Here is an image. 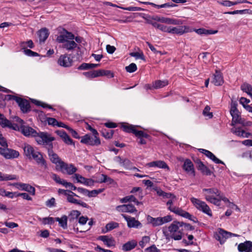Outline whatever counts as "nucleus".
<instances>
[{
	"mask_svg": "<svg viewBox=\"0 0 252 252\" xmlns=\"http://www.w3.org/2000/svg\"><path fill=\"white\" fill-rule=\"evenodd\" d=\"M129 55L131 57H133L135 58L136 59H144V56L142 52H131L129 54Z\"/></svg>",
	"mask_w": 252,
	"mask_h": 252,
	"instance_id": "680f3d73",
	"label": "nucleus"
},
{
	"mask_svg": "<svg viewBox=\"0 0 252 252\" xmlns=\"http://www.w3.org/2000/svg\"><path fill=\"white\" fill-rule=\"evenodd\" d=\"M22 133L26 136L35 137L37 131L29 126H21L20 128Z\"/></svg>",
	"mask_w": 252,
	"mask_h": 252,
	"instance_id": "c85d7f7f",
	"label": "nucleus"
},
{
	"mask_svg": "<svg viewBox=\"0 0 252 252\" xmlns=\"http://www.w3.org/2000/svg\"><path fill=\"white\" fill-rule=\"evenodd\" d=\"M230 113L232 117L231 125L233 126L231 131L233 133L236 134V128L235 127V125H236V103L234 98L233 97L231 98Z\"/></svg>",
	"mask_w": 252,
	"mask_h": 252,
	"instance_id": "4468645a",
	"label": "nucleus"
},
{
	"mask_svg": "<svg viewBox=\"0 0 252 252\" xmlns=\"http://www.w3.org/2000/svg\"><path fill=\"white\" fill-rule=\"evenodd\" d=\"M122 216L127 222V225L129 228H138L142 226L141 223L134 218L126 216L125 214H122Z\"/></svg>",
	"mask_w": 252,
	"mask_h": 252,
	"instance_id": "dca6fc26",
	"label": "nucleus"
},
{
	"mask_svg": "<svg viewBox=\"0 0 252 252\" xmlns=\"http://www.w3.org/2000/svg\"><path fill=\"white\" fill-rule=\"evenodd\" d=\"M103 190V189H94L91 191L88 190L87 196H88L89 197H95L97 196V194L101 193Z\"/></svg>",
	"mask_w": 252,
	"mask_h": 252,
	"instance_id": "864d4df0",
	"label": "nucleus"
},
{
	"mask_svg": "<svg viewBox=\"0 0 252 252\" xmlns=\"http://www.w3.org/2000/svg\"><path fill=\"white\" fill-rule=\"evenodd\" d=\"M150 241V237L148 236L142 237L141 240L139 242V245L141 248H143Z\"/></svg>",
	"mask_w": 252,
	"mask_h": 252,
	"instance_id": "6e6d98bb",
	"label": "nucleus"
},
{
	"mask_svg": "<svg viewBox=\"0 0 252 252\" xmlns=\"http://www.w3.org/2000/svg\"><path fill=\"white\" fill-rule=\"evenodd\" d=\"M243 92L246 93L252 98V86L249 84L244 83L241 86Z\"/></svg>",
	"mask_w": 252,
	"mask_h": 252,
	"instance_id": "37998d69",
	"label": "nucleus"
},
{
	"mask_svg": "<svg viewBox=\"0 0 252 252\" xmlns=\"http://www.w3.org/2000/svg\"><path fill=\"white\" fill-rule=\"evenodd\" d=\"M56 133L62 139L63 141L67 145H74L73 140L63 130H57Z\"/></svg>",
	"mask_w": 252,
	"mask_h": 252,
	"instance_id": "c756f323",
	"label": "nucleus"
},
{
	"mask_svg": "<svg viewBox=\"0 0 252 252\" xmlns=\"http://www.w3.org/2000/svg\"><path fill=\"white\" fill-rule=\"evenodd\" d=\"M137 245V241L135 240H132L124 244L122 246V250L125 252L129 251L134 249Z\"/></svg>",
	"mask_w": 252,
	"mask_h": 252,
	"instance_id": "72a5a7b5",
	"label": "nucleus"
},
{
	"mask_svg": "<svg viewBox=\"0 0 252 252\" xmlns=\"http://www.w3.org/2000/svg\"><path fill=\"white\" fill-rule=\"evenodd\" d=\"M202 192L205 199L216 206L220 205V201L222 200L225 203H229V206H231V203L228 199L225 197L217 188L203 189Z\"/></svg>",
	"mask_w": 252,
	"mask_h": 252,
	"instance_id": "f03ea898",
	"label": "nucleus"
},
{
	"mask_svg": "<svg viewBox=\"0 0 252 252\" xmlns=\"http://www.w3.org/2000/svg\"><path fill=\"white\" fill-rule=\"evenodd\" d=\"M146 166L149 167H156L161 169H166L169 170L170 168L167 164L162 160H156L147 163Z\"/></svg>",
	"mask_w": 252,
	"mask_h": 252,
	"instance_id": "393cba45",
	"label": "nucleus"
},
{
	"mask_svg": "<svg viewBox=\"0 0 252 252\" xmlns=\"http://www.w3.org/2000/svg\"><path fill=\"white\" fill-rule=\"evenodd\" d=\"M238 250L241 252H252V242L246 241L240 243L238 246Z\"/></svg>",
	"mask_w": 252,
	"mask_h": 252,
	"instance_id": "7c9ffc66",
	"label": "nucleus"
},
{
	"mask_svg": "<svg viewBox=\"0 0 252 252\" xmlns=\"http://www.w3.org/2000/svg\"><path fill=\"white\" fill-rule=\"evenodd\" d=\"M99 65V64L83 63L79 66L78 69L80 70H86L95 68L98 66Z\"/></svg>",
	"mask_w": 252,
	"mask_h": 252,
	"instance_id": "c03bdc74",
	"label": "nucleus"
},
{
	"mask_svg": "<svg viewBox=\"0 0 252 252\" xmlns=\"http://www.w3.org/2000/svg\"><path fill=\"white\" fill-rule=\"evenodd\" d=\"M155 190L158 195L162 196L163 198L168 199L166 203L168 210L178 215L180 213L183 209L174 206V204L177 200V198L176 195L170 192H165L158 188L156 189Z\"/></svg>",
	"mask_w": 252,
	"mask_h": 252,
	"instance_id": "39448f33",
	"label": "nucleus"
},
{
	"mask_svg": "<svg viewBox=\"0 0 252 252\" xmlns=\"http://www.w3.org/2000/svg\"><path fill=\"white\" fill-rule=\"evenodd\" d=\"M138 126L129 125L128 124H123L122 125V127L124 131L128 133H132L139 138L143 137L148 138L149 135L148 134L144 132L143 131L136 129V127Z\"/></svg>",
	"mask_w": 252,
	"mask_h": 252,
	"instance_id": "6e6552de",
	"label": "nucleus"
},
{
	"mask_svg": "<svg viewBox=\"0 0 252 252\" xmlns=\"http://www.w3.org/2000/svg\"><path fill=\"white\" fill-rule=\"evenodd\" d=\"M74 39V34L63 29V31L57 36L56 40L58 43H62V48L67 51H71L77 47V44L73 40Z\"/></svg>",
	"mask_w": 252,
	"mask_h": 252,
	"instance_id": "20e7f679",
	"label": "nucleus"
},
{
	"mask_svg": "<svg viewBox=\"0 0 252 252\" xmlns=\"http://www.w3.org/2000/svg\"><path fill=\"white\" fill-rule=\"evenodd\" d=\"M24 155L29 159H33L44 168L47 167L46 162L43 157L42 154L36 148L30 144L25 143L23 146Z\"/></svg>",
	"mask_w": 252,
	"mask_h": 252,
	"instance_id": "7ed1b4c3",
	"label": "nucleus"
},
{
	"mask_svg": "<svg viewBox=\"0 0 252 252\" xmlns=\"http://www.w3.org/2000/svg\"><path fill=\"white\" fill-rule=\"evenodd\" d=\"M137 68V66L134 63H131L129 65L126 67V71L129 73H132L135 71Z\"/></svg>",
	"mask_w": 252,
	"mask_h": 252,
	"instance_id": "052dcab7",
	"label": "nucleus"
},
{
	"mask_svg": "<svg viewBox=\"0 0 252 252\" xmlns=\"http://www.w3.org/2000/svg\"><path fill=\"white\" fill-rule=\"evenodd\" d=\"M116 210L119 212L132 213L136 212L135 207L131 204H124L117 206Z\"/></svg>",
	"mask_w": 252,
	"mask_h": 252,
	"instance_id": "aec40b11",
	"label": "nucleus"
},
{
	"mask_svg": "<svg viewBox=\"0 0 252 252\" xmlns=\"http://www.w3.org/2000/svg\"><path fill=\"white\" fill-rule=\"evenodd\" d=\"M45 204L49 208L55 207L56 206L55 199L54 197H52L46 201Z\"/></svg>",
	"mask_w": 252,
	"mask_h": 252,
	"instance_id": "69168bd1",
	"label": "nucleus"
},
{
	"mask_svg": "<svg viewBox=\"0 0 252 252\" xmlns=\"http://www.w3.org/2000/svg\"><path fill=\"white\" fill-rule=\"evenodd\" d=\"M72 59L68 55L64 54L60 56L58 63L61 66L68 67L72 65Z\"/></svg>",
	"mask_w": 252,
	"mask_h": 252,
	"instance_id": "a211bd4d",
	"label": "nucleus"
},
{
	"mask_svg": "<svg viewBox=\"0 0 252 252\" xmlns=\"http://www.w3.org/2000/svg\"><path fill=\"white\" fill-rule=\"evenodd\" d=\"M217 233L219 234V236H222V238H224V242L227 238L231 237L232 235L236 236L235 234L228 232L222 229H220Z\"/></svg>",
	"mask_w": 252,
	"mask_h": 252,
	"instance_id": "de8ad7c7",
	"label": "nucleus"
},
{
	"mask_svg": "<svg viewBox=\"0 0 252 252\" xmlns=\"http://www.w3.org/2000/svg\"><path fill=\"white\" fill-rule=\"evenodd\" d=\"M81 143L90 146H98L100 144V140L98 137L87 134L81 137Z\"/></svg>",
	"mask_w": 252,
	"mask_h": 252,
	"instance_id": "9d476101",
	"label": "nucleus"
},
{
	"mask_svg": "<svg viewBox=\"0 0 252 252\" xmlns=\"http://www.w3.org/2000/svg\"><path fill=\"white\" fill-rule=\"evenodd\" d=\"M114 160L115 162L120 164L126 169L131 170L132 163L126 158H122L120 156L116 157Z\"/></svg>",
	"mask_w": 252,
	"mask_h": 252,
	"instance_id": "6ab92c4d",
	"label": "nucleus"
},
{
	"mask_svg": "<svg viewBox=\"0 0 252 252\" xmlns=\"http://www.w3.org/2000/svg\"><path fill=\"white\" fill-rule=\"evenodd\" d=\"M38 220L40 221L43 225L52 224L55 221V218L52 217L38 218Z\"/></svg>",
	"mask_w": 252,
	"mask_h": 252,
	"instance_id": "a19ab883",
	"label": "nucleus"
},
{
	"mask_svg": "<svg viewBox=\"0 0 252 252\" xmlns=\"http://www.w3.org/2000/svg\"><path fill=\"white\" fill-rule=\"evenodd\" d=\"M18 177L15 175L4 174L0 172V181L17 180Z\"/></svg>",
	"mask_w": 252,
	"mask_h": 252,
	"instance_id": "4c0bfd02",
	"label": "nucleus"
},
{
	"mask_svg": "<svg viewBox=\"0 0 252 252\" xmlns=\"http://www.w3.org/2000/svg\"><path fill=\"white\" fill-rule=\"evenodd\" d=\"M102 135L106 138H111L113 134V131L111 129H104L101 131Z\"/></svg>",
	"mask_w": 252,
	"mask_h": 252,
	"instance_id": "4d7b16f0",
	"label": "nucleus"
},
{
	"mask_svg": "<svg viewBox=\"0 0 252 252\" xmlns=\"http://www.w3.org/2000/svg\"><path fill=\"white\" fill-rule=\"evenodd\" d=\"M40 43H43L48 38L49 32L46 28H42L37 33Z\"/></svg>",
	"mask_w": 252,
	"mask_h": 252,
	"instance_id": "473e14b6",
	"label": "nucleus"
},
{
	"mask_svg": "<svg viewBox=\"0 0 252 252\" xmlns=\"http://www.w3.org/2000/svg\"><path fill=\"white\" fill-rule=\"evenodd\" d=\"M61 164L58 167L63 173H66L69 175H72L75 173L77 168L72 164H67L63 161L61 162Z\"/></svg>",
	"mask_w": 252,
	"mask_h": 252,
	"instance_id": "f3484780",
	"label": "nucleus"
},
{
	"mask_svg": "<svg viewBox=\"0 0 252 252\" xmlns=\"http://www.w3.org/2000/svg\"><path fill=\"white\" fill-rule=\"evenodd\" d=\"M51 178L54 180L57 183L61 184L64 187L66 181L63 179H61L57 174L52 173L51 174Z\"/></svg>",
	"mask_w": 252,
	"mask_h": 252,
	"instance_id": "3c124183",
	"label": "nucleus"
},
{
	"mask_svg": "<svg viewBox=\"0 0 252 252\" xmlns=\"http://www.w3.org/2000/svg\"><path fill=\"white\" fill-rule=\"evenodd\" d=\"M239 124L244 126H252V122L246 121L244 118H242L237 113V124Z\"/></svg>",
	"mask_w": 252,
	"mask_h": 252,
	"instance_id": "a18cd8bd",
	"label": "nucleus"
},
{
	"mask_svg": "<svg viewBox=\"0 0 252 252\" xmlns=\"http://www.w3.org/2000/svg\"><path fill=\"white\" fill-rule=\"evenodd\" d=\"M98 239L102 241L104 244L108 247H113L115 245V241L112 237L103 235L100 236Z\"/></svg>",
	"mask_w": 252,
	"mask_h": 252,
	"instance_id": "2f4dec72",
	"label": "nucleus"
},
{
	"mask_svg": "<svg viewBox=\"0 0 252 252\" xmlns=\"http://www.w3.org/2000/svg\"><path fill=\"white\" fill-rule=\"evenodd\" d=\"M10 185L15 187L19 190L28 192L32 195L35 194V188L29 184L17 182L11 184Z\"/></svg>",
	"mask_w": 252,
	"mask_h": 252,
	"instance_id": "f8f14e48",
	"label": "nucleus"
},
{
	"mask_svg": "<svg viewBox=\"0 0 252 252\" xmlns=\"http://www.w3.org/2000/svg\"><path fill=\"white\" fill-rule=\"evenodd\" d=\"M24 51L23 52L24 54L29 57H35L38 56V53L36 52H33L30 49H27L26 48L23 49Z\"/></svg>",
	"mask_w": 252,
	"mask_h": 252,
	"instance_id": "0e129e2a",
	"label": "nucleus"
},
{
	"mask_svg": "<svg viewBox=\"0 0 252 252\" xmlns=\"http://www.w3.org/2000/svg\"><path fill=\"white\" fill-rule=\"evenodd\" d=\"M74 196L78 197V196L73 192H70L69 195H67V201L71 203L79 205L84 208H88V205L87 203L74 198Z\"/></svg>",
	"mask_w": 252,
	"mask_h": 252,
	"instance_id": "412c9836",
	"label": "nucleus"
},
{
	"mask_svg": "<svg viewBox=\"0 0 252 252\" xmlns=\"http://www.w3.org/2000/svg\"><path fill=\"white\" fill-rule=\"evenodd\" d=\"M145 251L146 252H161L160 250L158 249L155 245H153L147 248Z\"/></svg>",
	"mask_w": 252,
	"mask_h": 252,
	"instance_id": "338daca9",
	"label": "nucleus"
},
{
	"mask_svg": "<svg viewBox=\"0 0 252 252\" xmlns=\"http://www.w3.org/2000/svg\"><path fill=\"white\" fill-rule=\"evenodd\" d=\"M48 154L51 162L55 164L57 167L58 168L61 164V162H63V161L61 160L59 156L53 152L52 148L48 149Z\"/></svg>",
	"mask_w": 252,
	"mask_h": 252,
	"instance_id": "5701e85b",
	"label": "nucleus"
},
{
	"mask_svg": "<svg viewBox=\"0 0 252 252\" xmlns=\"http://www.w3.org/2000/svg\"><path fill=\"white\" fill-rule=\"evenodd\" d=\"M156 17L155 16H153L151 17L150 19L147 20V23L152 25L154 27L158 29V26H159L160 24H158L157 23V21H155V19H154V18Z\"/></svg>",
	"mask_w": 252,
	"mask_h": 252,
	"instance_id": "e2e57ef3",
	"label": "nucleus"
},
{
	"mask_svg": "<svg viewBox=\"0 0 252 252\" xmlns=\"http://www.w3.org/2000/svg\"><path fill=\"white\" fill-rule=\"evenodd\" d=\"M98 70V74L99 76H105L108 78H113L114 77V74L110 70L99 69Z\"/></svg>",
	"mask_w": 252,
	"mask_h": 252,
	"instance_id": "49530a36",
	"label": "nucleus"
},
{
	"mask_svg": "<svg viewBox=\"0 0 252 252\" xmlns=\"http://www.w3.org/2000/svg\"><path fill=\"white\" fill-rule=\"evenodd\" d=\"M198 151L204 154L207 157L209 158L212 161H213L215 163L219 164L221 163L224 164V162L218 158L212 152L209 151H208L203 149H199Z\"/></svg>",
	"mask_w": 252,
	"mask_h": 252,
	"instance_id": "bb28decb",
	"label": "nucleus"
},
{
	"mask_svg": "<svg viewBox=\"0 0 252 252\" xmlns=\"http://www.w3.org/2000/svg\"><path fill=\"white\" fill-rule=\"evenodd\" d=\"M20 46L22 49H25L27 47L32 48L33 47V43L32 40H29L26 42H22Z\"/></svg>",
	"mask_w": 252,
	"mask_h": 252,
	"instance_id": "13d9d810",
	"label": "nucleus"
},
{
	"mask_svg": "<svg viewBox=\"0 0 252 252\" xmlns=\"http://www.w3.org/2000/svg\"><path fill=\"white\" fill-rule=\"evenodd\" d=\"M154 19L155 21L169 25H181L184 23V22L181 19L163 16H156Z\"/></svg>",
	"mask_w": 252,
	"mask_h": 252,
	"instance_id": "9b49d317",
	"label": "nucleus"
},
{
	"mask_svg": "<svg viewBox=\"0 0 252 252\" xmlns=\"http://www.w3.org/2000/svg\"><path fill=\"white\" fill-rule=\"evenodd\" d=\"M148 221L154 227L161 225L164 223H166L171 221L173 220L171 215H167L163 217L153 218L148 216Z\"/></svg>",
	"mask_w": 252,
	"mask_h": 252,
	"instance_id": "1a4fd4ad",
	"label": "nucleus"
},
{
	"mask_svg": "<svg viewBox=\"0 0 252 252\" xmlns=\"http://www.w3.org/2000/svg\"><path fill=\"white\" fill-rule=\"evenodd\" d=\"M194 31H195V32L198 34L205 35L209 34H214L218 32L217 30H207L204 28L195 29L194 30Z\"/></svg>",
	"mask_w": 252,
	"mask_h": 252,
	"instance_id": "f704fd0d",
	"label": "nucleus"
},
{
	"mask_svg": "<svg viewBox=\"0 0 252 252\" xmlns=\"http://www.w3.org/2000/svg\"><path fill=\"white\" fill-rule=\"evenodd\" d=\"M16 102L23 113H27L30 110V104L28 100L19 97Z\"/></svg>",
	"mask_w": 252,
	"mask_h": 252,
	"instance_id": "b1692460",
	"label": "nucleus"
},
{
	"mask_svg": "<svg viewBox=\"0 0 252 252\" xmlns=\"http://www.w3.org/2000/svg\"><path fill=\"white\" fill-rule=\"evenodd\" d=\"M183 168L188 174L193 176H195L193 164L190 159H186L184 161Z\"/></svg>",
	"mask_w": 252,
	"mask_h": 252,
	"instance_id": "4be33fe9",
	"label": "nucleus"
},
{
	"mask_svg": "<svg viewBox=\"0 0 252 252\" xmlns=\"http://www.w3.org/2000/svg\"><path fill=\"white\" fill-rule=\"evenodd\" d=\"M210 107L207 105L203 111V114L204 116L207 117L208 118H212L213 116V113L212 112H210Z\"/></svg>",
	"mask_w": 252,
	"mask_h": 252,
	"instance_id": "bf43d9fd",
	"label": "nucleus"
},
{
	"mask_svg": "<svg viewBox=\"0 0 252 252\" xmlns=\"http://www.w3.org/2000/svg\"><path fill=\"white\" fill-rule=\"evenodd\" d=\"M184 225L185 223L182 221H174L168 226L163 227L162 232L166 239L181 240Z\"/></svg>",
	"mask_w": 252,
	"mask_h": 252,
	"instance_id": "f257e3e1",
	"label": "nucleus"
},
{
	"mask_svg": "<svg viewBox=\"0 0 252 252\" xmlns=\"http://www.w3.org/2000/svg\"><path fill=\"white\" fill-rule=\"evenodd\" d=\"M0 125L3 127H8L14 130L19 129V126L17 125L12 124L5 118L3 114L1 117H0Z\"/></svg>",
	"mask_w": 252,
	"mask_h": 252,
	"instance_id": "a878e982",
	"label": "nucleus"
},
{
	"mask_svg": "<svg viewBox=\"0 0 252 252\" xmlns=\"http://www.w3.org/2000/svg\"><path fill=\"white\" fill-rule=\"evenodd\" d=\"M211 82L216 86H220L223 83V79L221 72L216 70L213 74Z\"/></svg>",
	"mask_w": 252,
	"mask_h": 252,
	"instance_id": "cd10ccee",
	"label": "nucleus"
},
{
	"mask_svg": "<svg viewBox=\"0 0 252 252\" xmlns=\"http://www.w3.org/2000/svg\"><path fill=\"white\" fill-rule=\"evenodd\" d=\"M251 135H252L251 133L246 132L244 129L237 127V136L242 137L248 138Z\"/></svg>",
	"mask_w": 252,
	"mask_h": 252,
	"instance_id": "5fc2aeb1",
	"label": "nucleus"
},
{
	"mask_svg": "<svg viewBox=\"0 0 252 252\" xmlns=\"http://www.w3.org/2000/svg\"><path fill=\"white\" fill-rule=\"evenodd\" d=\"M179 216H182L185 218L188 219L193 222H198L197 219L190 215L189 213L182 210L180 213L178 215Z\"/></svg>",
	"mask_w": 252,
	"mask_h": 252,
	"instance_id": "58836bf2",
	"label": "nucleus"
},
{
	"mask_svg": "<svg viewBox=\"0 0 252 252\" xmlns=\"http://www.w3.org/2000/svg\"><path fill=\"white\" fill-rule=\"evenodd\" d=\"M83 75L88 78H94L99 77L98 74V70H93L83 73Z\"/></svg>",
	"mask_w": 252,
	"mask_h": 252,
	"instance_id": "8fccbe9b",
	"label": "nucleus"
},
{
	"mask_svg": "<svg viewBox=\"0 0 252 252\" xmlns=\"http://www.w3.org/2000/svg\"><path fill=\"white\" fill-rule=\"evenodd\" d=\"M198 169L200 170L203 174L206 175H210L211 171L202 162L198 164Z\"/></svg>",
	"mask_w": 252,
	"mask_h": 252,
	"instance_id": "09e8293b",
	"label": "nucleus"
},
{
	"mask_svg": "<svg viewBox=\"0 0 252 252\" xmlns=\"http://www.w3.org/2000/svg\"><path fill=\"white\" fill-rule=\"evenodd\" d=\"M73 177L76 179L77 182L80 183L81 184H83L85 182L86 178L83 177L82 176L78 174H74Z\"/></svg>",
	"mask_w": 252,
	"mask_h": 252,
	"instance_id": "774afa93",
	"label": "nucleus"
},
{
	"mask_svg": "<svg viewBox=\"0 0 252 252\" xmlns=\"http://www.w3.org/2000/svg\"><path fill=\"white\" fill-rule=\"evenodd\" d=\"M34 138L38 144L48 146L49 148H52V142L55 139L51 134L44 132H37Z\"/></svg>",
	"mask_w": 252,
	"mask_h": 252,
	"instance_id": "423d86ee",
	"label": "nucleus"
},
{
	"mask_svg": "<svg viewBox=\"0 0 252 252\" xmlns=\"http://www.w3.org/2000/svg\"><path fill=\"white\" fill-rule=\"evenodd\" d=\"M120 202L122 203H126L128 202H133L137 205H138L140 203V202H139L136 197H134L133 195H128L121 199Z\"/></svg>",
	"mask_w": 252,
	"mask_h": 252,
	"instance_id": "ea45409f",
	"label": "nucleus"
},
{
	"mask_svg": "<svg viewBox=\"0 0 252 252\" xmlns=\"http://www.w3.org/2000/svg\"><path fill=\"white\" fill-rule=\"evenodd\" d=\"M153 87L155 89H158L163 88L168 84L167 80H157L153 82Z\"/></svg>",
	"mask_w": 252,
	"mask_h": 252,
	"instance_id": "79ce46f5",
	"label": "nucleus"
},
{
	"mask_svg": "<svg viewBox=\"0 0 252 252\" xmlns=\"http://www.w3.org/2000/svg\"><path fill=\"white\" fill-rule=\"evenodd\" d=\"M169 33L182 35L185 33L191 32L188 26L172 27L169 26Z\"/></svg>",
	"mask_w": 252,
	"mask_h": 252,
	"instance_id": "2eb2a0df",
	"label": "nucleus"
},
{
	"mask_svg": "<svg viewBox=\"0 0 252 252\" xmlns=\"http://www.w3.org/2000/svg\"><path fill=\"white\" fill-rule=\"evenodd\" d=\"M119 226V224L118 222L115 221H111L108 223L104 228L102 229V232L103 233H106L118 227Z\"/></svg>",
	"mask_w": 252,
	"mask_h": 252,
	"instance_id": "c9c22d12",
	"label": "nucleus"
},
{
	"mask_svg": "<svg viewBox=\"0 0 252 252\" xmlns=\"http://www.w3.org/2000/svg\"><path fill=\"white\" fill-rule=\"evenodd\" d=\"M55 221L59 222V225L63 229L67 228V217L65 215L61 218H55Z\"/></svg>",
	"mask_w": 252,
	"mask_h": 252,
	"instance_id": "e433bc0d",
	"label": "nucleus"
},
{
	"mask_svg": "<svg viewBox=\"0 0 252 252\" xmlns=\"http://www.w3.org/2000/svg\"><path fill=\"white\" fill-rule=\"evenodd\" d=\"M190 201L197 210L207 214L210 217L212 216L211 209L205 202L194 197H191Z\"/></svg>",
	"mask_w": 252,
	"mask_h": 252,
	"instance_id": "0eeeda50",
	"label": "nucleus"
},
{
	"mask_svg": "<svg viewBox=\"0 0 252 252\" xmlns=\"http://www.w3.org/2000/svg\"><path fill=\"white\" fill-rule=\"evenodd\" d=\"M145 3H148L150 5H152L154 7H156L157 8L170 7H173V6H175V4H171L170 3H165L162 4H160V5H158V4H155L152 2H145Z\"/></svg>",
	"mask_w": 252,
	"mask_h": 252,
	"instance_id": "603ef678",
	"label": "nucleus"
},
{
	"mask_svg": "<svg viewBox=\"0 0 252 252\" xmlns=\"http://www.w3.org/2000/svg\"><path fill=\"white\" fill-rule=\"evenodd\" d=\"M0 154L6 159L17 158L19 156V152L6 148H0Z\"/></svg>",
	"mask_w": 252,
	"mask_h": 252,
	"instance_id": "ddd939ff",
	"label": "nucleus"
}]
</instances>
